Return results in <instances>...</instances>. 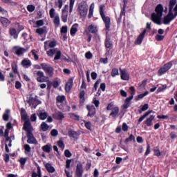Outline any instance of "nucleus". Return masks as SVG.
Instances as JSON below:
<instances>
[{
    "label": "nucleus",
    "mask_w": 177,
    "mask_h": 177,
    "mask_svg": "<svg viewBox=\"0 0 177 177\" xmlns=\"http://www.w3.org/2000/svg\"><path fill=\"white\" fill-rule=\"evenodd\" d=\"M20 114L21 120L24 121L23 129L26 132V136L28 138L27 143H29L30 145L37 144V139H35L34 134H32V126L31 125V122H30V119L28 118V115H27V112L24 108L20 109Z\"/></svg>",
    "instance_id": "1"
},
{
    "label": "nucleus",
    "mask_w": 177,
    "mask_h": 177,
    "mask_svg": "<svg viewBox=\"0 0 177 177\" xmlns=\"http://www.w3.org/2000/svg\"><path fill=\"white\" fill-rule=\"evenodd\" d=\"M164 10V7L161 4L157 5L155 9L156 13L151 14V20L153 23L156 24H161V17H162V12Z\"/></svg>",
    "instance_id": "2"
},
{
    "label": "nucleus",
    "mask_w": 177,
    "mask_h": 177,
    "mask_svg": "<svg viewBox=\"0 0 177 177\" xmlns=\"http://www.w3.org/2000/svg\"><path fill=\"white\" fill-rule=\"evenodd\" d=\"M104 4H101L99 7V12L101 16V19H102V21L105 24V31H110V26H111V20L110 19V17H106V15L104 14Z\"/></svg>",
    "instance_id": "3"
},
{
    "label": "nucleus",
    "mask_w": 177,
    "mask_h": 177,
    "mask_svg": "<svg viewBox=\"0 0 177 177\" xmlns=\"http://www.w3.org/2000/svg\"><path fill=\"white\" fill-rule=\"evenodd\" d=\"M41 67L42 70H44V73H46V75H47V77H49V78L53 77V75L55 74V68H53V66H52L49 64L41 63Z\"/></svg>",
    "instance_id": "4"
},
{
    "label": "nucleus",
    "mask_w": 177,
    "mask_h": 177,
    "mask_svg": "<svg viewBox=\"0 0 177 177\" xmlns=\"http://www.w3.org/2000/svg\"><path fill=\"white\" fill-rule=\"evenodd\" d=\"M77 12L82 17H86V15H88V3H86V1H83L79 3Z\"/></svg>",
    "instance_id": "5"
},
{
    "label": "nucleus",
    "mask_w": 177,
    "mask_h": 177,
    "mask_svg": "<svg viewBox=\"0 0 177 177\" xmlns=\"http://www.w3.org/2000/svg\"><path fill=\"white\" fill-rule=\"evenodd\" d=\"M129 91H131L130 92L131 96L125 99L124 104L122 105V107L124 110H127V109H128L129 106H131V100L133 99V96L135 95V93L136 92V90L135 89V86H131L129 87Z\"/></svg>",
    "instance_id": "6"
},
{
    "label": "nucleus",
    "mask_w": 177,
    "mask_h": 177,
    "mask_svg": "<svg viewBox=\"0 0 177 177\" xmlns=\"http://www.w3.org/2000/svg\"><path fill=\"white\" fill-rule=\"evenodd\" d=\"M12 52L18 57H21L26 52H28V48H25L19 46H15L12 48Z\"/></svg>",
    "instance_id": "7"
},
{
    "label": "nucleus",
    "mask_w": 177,
    "mask_h": 177,
    "mask_svg": "<svg viewBox=\"0 0 177 177\" xmlns=\"http://www.w3.org/2000/svg\"><path fill=\"white\" fill-rule=\"evenodd\" d=\"M171 67H172V62H168L165 64L164 66L158 70V75H159V77H161V75L165 74L167 71H169Z\"/></svg>",
    "instance_id": "8"
},
{
    "label": "nucleus",
    "mask_w": 177,
    "mask_h": 177,
    "mask_svg": "<svg viewBox=\"0 0 177 177\" xmlns=\"http://www.w3.org/2000/svg\"><path fill=\"white\" fill-rule=\"evenodd\" d=\"M104 45H105V48L106 49V53H105L106 56H109L110 55V49H111L113 48V42L111 41V39L108 37L106 36V39L104 41Z\"/></svg>",
    "instance_id": "9"
},
{
    "label": "nucleus",
    "mask_w": 177,
    "mask_h": 177,
    "mask_svg": "<svg viewBox=\"0 0 177 177\" xmlns=\"http://www.w3.org/2000/svg\"><path fill=\"white\" fill-rule=\"evenodd\" d=\"M120 73V78L123 81H129V73L127 71L126 68H119Z\"/></svg>",
    "instance_id": "10"
},
{
    "label": "nucleus",
    "mask_w": 177,
    "mask_h": 177,
    "mask_svg": "<svg viewBox=\"0 0 177 177\" xmlns=\"http://www.w3.org/2000/svg\"><path fill=\"white\" fill-rule=\"evenodd\" d=\"M86 110H88L87 117L93 118L96 115V108L93 105H86Z\"/></svg>",
    "instance_id": "11"
},
{
    "label": "nucleus",
    "mask_w": 177,
    "mask_h": 177,
    "mask_svg": "<svg viewBox=\"0 0 177 177\" xmlns=\"http://www.w3.org/2000/svg\"><path fill=\"white\" fill-rule=\"evenodd\" d=\"M36 75L37 76L36 79L37 82H46V76H45L41 71H37Z\"/></svg>",
    "instance_id": "12"
},
{
    "label": "nucleus",
    "mask_w": 177,
    "mask_h": 177,
    "mask_svg": "<svg viewBox=\"0 0 177 177\" xmlns=\"http://www.w3.org/2000/svg\"><path fill=\"white\" fill-rule=\"evenodd\" d=\"M75 175L77 177H82V175H84V167L82 164L80 163L77 165Z\"/></svg>",
    "instance_id": "13"
},
{
    "label": "nucleus",
    "mask_w": 177,
    "mask_h": 177,
    "mask_svg": "<svg viewBox=\"0 0 177 177\" xmlns=\"http://www.w3.org/2000/svg\"><path fill=\"white\" fill-rule=\"evenodd\" d=\"M156 118V115H151L149 118H147L143 123L147 125V127H152L153 126V121Z\"/></svg>",
    "instance_id": "14"
},
{
    "label": "nucleus",
    "mask_w": 177,
    "mask_h": 177,
    "mask_svg": "<svg viewBox=\"0 0 177 177\" xmlns=\"http://www.w3.org/2000/svg\"><path fill=\"white\" fill-rule=\"evenodd\" d=\"M146 29H145L142 33H140L139 35V36L138 37L136 41V44L137 45H141L142 42H143V39H145V35H146Z\"/></svg>",
    "instance_id": "15"
},
{
    "label": "nucleus",
    "mask_w": 177,
    "mask_h": 177,
    "mask_svg": "<svg viewBox=\"0 0 177 177\" xmlns=\"http://www.w3.org/2000/svg\"><path fill=\"white\" fill-rule=\"evenodd\" d=\"M19 32L15 28H9V35L10 37H12L14 39H17L19 38Z\"/></svg>",
    "instance_id": "16"
},
{
    "label": "nucleus",
    "mask_w": 177,
    "mask_h": 177,
    "mask_svg": "<svg viewBox=\"0 0 177 177\" xmlns=\"http://www.w3.org/2000/svg\"><path fill=\"white\" fill-rule=\"evenodd\" d=\"M73 78L68 79V82L65 84L66 92H70L73 89Z\"/></svg>",
    "instance_id": "17"
},
{
    "label": "nucleus",
    "mask_w": 177,
    "mask_h": 177,
    "mask_svg": "<svg viewBox=\"0 0 177 177\" xmlns=\"http://www.w3.org/2000/svg\"><path fill=\"white\" fill-rule=\"evenodd\" d=\"M80 105L84 106L85 104V91L82 90L79 93Z\"/></svg>",
    "instance_id": "18"
},
{
    "label": "nucleus",
    "mask_w": 177,
    "mask_h": 177,
    "mask_svg": "<svg viewBox=\"0 0 177 177\" xmlns=\"http://www.w3.org/2000/svg\"><path fill=\"white\" fill-rule=\"evenodd\" d=\"M87 30L88 31V34H97V31H99V30L97 29V26L93 24L88 26Z\"/></svg>",
    "instance_id": "19"
},
{
    "label": "nucleus",
    "mask_w": 177,
    "mask_h": 177,
    "mask_svg": "<svg viewBox=\"0 0 177 177\" xmlns=\"http://www.w3.org/2000/svg\"><path fill=\"white\" fill-rule=\"evenodd\" d=\"M21 64L25 68H29V67H31V65H32L31 60H30L28 58H24L21 61Z\"/></svg>",
    "instance_id": "20"
},
{
    "label": "nucleus",
    "mask_w": 177,
    "mask_h": 177,
    "mask_svg": "<svg viewBox=\"0 0 177 177\" xmlns=\"http://www.w3.org/2000/svg\"><path fill=\"white\" fill-rule=\"evenodd\" d=\"M53 118L54 120H57L58 121H62L64 118V114L60 111L56 112L53 114Z\"/></svg>",
    "instance_id": "21"
},
{
    "label": "nucleus",
    "mask_w": 177,
    "mask_h": 177,
    "mask_svg": "<svg viewBox=\"0 0 177 177\" xmlns=\"http://www.w3.org/2000/svg\"><path fill=\"white\" fill-rule=\"evenodd\" d=\"M44 167L47 171V172H48V174H53V172H56V169H55L52 165L49 162L46 163L44 165Z\"/></svg>",
    "instance_id": "22"
},
{
    "label": "nucleus",
    "mask_w": 177,
    "mask_h": 177,
    "mask_svg": "<svg viewBox=\"0 0 177 177\" xmlns=\"http://www.w3.org/2000/svg\"><path fill=\"white\" fill-rule=\"evenodd\" d=\"M0 21H1L3 27H8L11 23V21H9V19L8 18H6L3 17H1Z\"/></svg>",
    "instance_id": "23"
},
{
    "label": "nucleus",
    "mask_w": 177,
    "mask_h": 177,
    "mask_svg": "<svg viewBox=\"0 0 177 177\" xmlns=\"http://www.w3.org/2000/svg\"><path fill=\"white\" fill-rule=\"evenodd\" d=\"M77 31H78V24H74L70 30V34L72 37H74L75 34H77Z\"/></svg>",
    "instance_id": "24"
},
{
    "label": "nucleus",
    "mask_w": 177,
    "mask_h": 177,
    "mask_svg": "<svg viewBox=\"0 0 177 177\" xmlns=\"http://www.w3.org/2000/svg\"><path fill=\"white\" fill-rule=\"evenodd\" d=\"M68 135L69 138H73V139H77V138L80 136V133H78V132L73 130H69L68 131Z\"/></svg>",
    "instance_id": "25"
},
{
    "label": "nucleus",
    "mask_w": 177,
    "mask_h": 177,
    "mask_svg": "<svg viewBox=\"0 0 177 177\" xmlns=\"http://www.w3.org/2000/svg\"><path fill=\"white\" fill-rule=\"evenodd\" d=\"M8 81L7 84H10L11 82H15V75L13 74V72H10L9 73V75L7 76Z\"/></svg>",
    "instance_id": "26"
},
{
    "label": "nucleus",
    "mask_w": 177,
    "mask_h": 177,
    "mask_svg": "<svg viewBox=\"0 0 177 177\" xmlns=\"http://www.w3.org/2000/svg\"><path fill=\"white\" fill-rule=\"evenodd\" d=\"M12 70L14 74H17L19 77H20V73H19V70L17 69V64L16 62H12L11 64Z\"/></svg>",
    "instance_id": "27"
},
{
    "label": "nucleus",
    "mask_w": 177,
    "mask_h": 177,
    "mask_svg": "<svg viewBox=\"0 0 177 177\" xmlns=\"http://www.w3.org/2000/svg\"><path fill=\"white\" fill-rule=\"evenodd\" d=\"M118 113H120V109L118 106H115L112 109L110 116L115 118L116 115H118Z\"/></svg>",
    "instance_id": "28"
},
{
    "label": "nucleus",
    "mask_w": 177,
    "mask_h": 177,
    "mask_svg": "<svg viewBox=\"0 0 177 177\" xmlns=\"http://www.w3.org/2000/svg\"><path fill=\"white\" fill-rule=\"evenodd\" d=\"M61 18L63 23H67V19L68 18V12H65L64 10H63V12H62Z\"/></svg>",
    "instance_id": "29"
},
{
    "label": "nucleus",
    "mask_w": 177,
    "mask_h": 177,
    "mask_svg": "<svg viewBox=\"0 0 177 177\" xmlns=\"http://www.w3.org/2000/svg\"><path fill=\"white\" fill-rule=\"evenodd\" d=\"M43 151L45 153H49L52 150V145L50 144H47L41 147Z\"/></svg>",
    "instance_id": "30"
},
{
    "label": "nucleus",
    "mask_w": 177,
    "mask_h": 177,
    "mask_svg": "<svg viewBox=\"0 0 177 177\" xmlns=\"http://www.w3.org/2000/svg\"><path fill=\"white\" fill-rule=\"evenodd\" d=\"M37 34L39 35H42V34H46V27L44 26L43 28H39L36 29Z\"/></svg>",
    "instance_id": "31"
},
{
    "label": "nucleus",
    "mask_w": 177,
    "mask_h": 177,
    "mask_svg": "<svg viewBox=\"0 0 177 177\" xmlns=\"http://www.w3.org/2000/svg\"><path fill=\"white\" fill-rule=\"evenodd\" d=\"M10 113V110L6 109L3 115V121H9V114Z\"/></svg>",
    "instance_id": "32"
},
{
    "label": "nucleus",
    "mask_w": 177,
    "mask_h": 177,
    "mask_svg": "<svg viewBox=\"0 0 177 177\" xmlns=\"http://www.w3.org/2000/svg\"><path fill=\"white\" fill-rule=\"evenodd\" d=\"M53 23L56 28H57V27H59V26H60V17H59V15H56L54 17Z\"/></svg>",
    "instance_id": "33"
},
{
    "label": "nucleus",
    "mask_w": 177,
    "mask_h": 177,
    "mask_svg": "<svg viewBox=\"0 0 177 177\" xmlns=\"http://www.w3.org/2000/svg\"><path fill=\"white\" fill-rule=\"evenodd\" d=\"M57 106L58 107V109H59V110H62V111H67V110H66L65 107H68V111H70V106L65 105L63 106L62 104V103H57Z\"/></svg>",
    "instance_id": "34"
},
{
    "label": "nucleus",
    "mask_w": 177,
    "mask_h": 177,
    "mask_svg": "<svg viewBox=\"0 0 177 177\" xmlns=\"http://www.w3.org/2000/svg\"><path fill=\"white\" fill-rule=\"evenodd\" d=\"M171 20H174L172 17H169V15H166L163 18V23L165 24H169Z\"/></svg>",
    "instance_id": "35"
},
{
    "label": "nucleus",
    "mask_w": 177,
    "mask_h": 177,
    "mask_svg": "<svg viewBox=\"0 0 177 177\" xmlns=\"http://www.w3.org/2000/svg\"><path fill=\"white\" fill-rule=\"evenodd\" d=\"M136 142L135 140V136L133 134H131L129 138H126L124 140L125 145H127L129 142Z\"/></svg>",
    "instance_id": "36"
},
{
    "label": "nucleus",
    "mask_w": 177,
    "mask_h": 177,
    "mask_svg": "<svg viewBox=\"0 0 177 177\" xmlns=\"http://www.w3.org/2000/svg\"><path fill=\"white\" fill-rule=\"evenodd\" d=\"M41 129L44 132H46V131H48L49 129V125H48V124H46V122H42L41 124Z\"/></svg>",
    "instance_id": "37"
},
{
    "label": "nucleus",
    "mask_w": 177,
    "mask_h": 177,
    "mask_svg": "<svg viewBox=\"0 0 177 177\" xmlns=\"http://www.w3.org/2000/svg\"><path fill=\"white\" fill-rule=\"evenodd\" d=\"M56 100H57V103H63V102H64V100H66V96L64 95H58L56 97Z\"/></svg>",
    "instance_id": "38"
},
{
    "label": "nucleus",
    "mask_w": 177,
    "mask_h": 177,
    "mask_svg": "<svg viewBox=\"0 0 177 177\" xmlns=\"http://www.w3.org/2000/svg\"><path fill=\"white\" fill-rule=\"evenodd\" d=\"M39 120L44 121V120H46L48 118V113L46 112H41L39 115Z\"/></svg>",
    "instance_id": "39"
},
{
    "label": "nucleus",
    "mask_w": 177,
    "mask_h": 177,
    "mask_svg": "<svg viewBox=\"0 0 177 177\" xmlns=\"http://www.w3.org/2000/svg\"><path fill=\"white\" fill-rule=\"evenodd\" d=\"M74 3H75V0H69V13H73Z\"/></svg>",
    "instance_id": "40"
},
{
    "label": "nucleus",
    "mask_w": 177,
    "mask_h": 177,
    "mask_svg": "<svg viewBox=\"0 0 177 177\" xmlns=\"http://www.w3.org/2000/svg\"><path fill=\"white\" fill-rule=\"evenodd\" d=\"M116 75H120V72L118 71V68H113L111 71V77H116Z\"/></svg>",
    "instance_id": "41"
},
{
    "label": "nucleus",
    "mask_w": 177,
    "mask_h": 177,
    "mask_svg": "<svg viewBox=\"0 0 177 177\" xmlns=\"http://www.w3.org/2000/svg\"><path fill=\"white\" fill-rule=\"evenodd\" d=\"M92 6H93V3L91 5L89 8L88 15V19H92L93 16V7Z\"/></svg>",
    "instance_id": "42"
},
{
    "label": "nucleus",
    "mask_w": 177,
    "mask_h": 177,
    "mask_svg": "<svg viewBox=\"0 0 177 177\" xmlns=\"http://www.w3.org/2000/svg\"><path fill=\"white\" fill-rule=\"evenodd\" d=\"M83 122H84V127L86 128V129L91 131L92 123H91V122H86V120H83Z\"/></svg>",
    "instance_id": "43"
},
{
    "label": "nucleus",
    "mask_w": 177,
    "mask_h": 177,
    "mask_svg": "<svg viewBox=\"0 0 177 177\" xmlns=\"http://www.w3.org/2000/svg\"><path fill=\"white\" fill-rule=\"evenodd\" d=\"M70 118L72 120H75V121H80V115L75 114V113H70Z\"/></svg>",
    "instance_id": "44"
},
{
    "label": "nucleus",
    "mask_w": 177,
    "mask_h": 177,
    "mask_svg": "<svg viewBox=\"0 0 177 177\" xmlns=\"http://www.w3.org/2000/svg\"><path fill=\"white\" fill-rule=\"evenodd\" d=\"M49 15L50 19H54L55 17H56V12L55 8H51L49 11Z\"/></svg>",
    "instance_id": "45"
},
{
    "label": "nucleus",
    "mask_w": 177,
    "mask_h": 177,
    "mask_svg": "<svg viewBox=\"0 0 177 177\" xmlns=\"http://www.w3.org/2000/svg\"><path fill=\"white\" fill-rule=\"evenodd\" d=\"M35 167H37V177H42V171H41V167H39L38 163H35Z\"/></svg>",
    "instance_id": "46"
},
{
    "label": "nucleus",
    "mask_w": 177,
    "mask_h": 177,
    "mask_svg": "<svg viewBox=\"0 0 177 177\" xmlns=\"http://www.w3.org/2000/svg\"><path fill=\"white\" fill-rule=\"evenodd\" d=\"M175 5H176V0H170L169 3V9H174Z\"/></svg>",
    "instance_id": "47"
},
{
    "label": "nucleus",
    "mask_w": 177,
    "mask_h": 177,
    "mask_svg": "<svg viewBox=\"0 0 177 177\" xmlns=\"http://www.w3.org/2000/svg\"><path fill=\"white\" fill-rule=\"evenodd\" d=\"M167 89V86L165 84L162 85L161 86L158 87L157 89V93H160L161 92H164V91Z\"/></svg>",
    "instance_id": "48"
},
{
    "label": "nucleus",
    "mask_w": 177,
    "mask_h": 177,
    "mask_svg": "<svg viewBox=\"0 0 177 177\" xmlns=\"http://www.w3.org/2000/svg\"><path fill=\"white\" fill-rule=\"evenodd\" d=\"M62 57V51L58 50L55 52V56L54 57V60H59Z\"/></svg>",
    "instance_id": "49"
},
{
    "label": "nucleus",
    "mask_w": 177,
    "mask_h": 177,
    "mask_svg": "<svg viewBox=\"0 0 177 177\" xmlns=\"http://www.w3.org/2000/svg\"><path fill=\"white\" fill-rule=\"evenodd\" d=\"M31 53H32V56H34L35 60H39V56H38V55H37V50H35V49L32 50Z\"/></svg>",
    "instance_id": "50"
},
{
    "label": "nucleus",
    "mask_w": 177,
    "mask_h": 177,
    "mask_svg": "<svg viewBox=\"0 0 177 177\" xmlns=\"http://www.w3.org/2000/svg\"><path fill=\"white\" fill-rule=\"evenodd\" d=\"M19 162H20L21 167H24V165H26V163L27 162L26 158H21L19 160Z\"/></svg>",
    "instance_id": "51"
},
{
    "label": "nucleus",
    "mask_w": 177,
    "mask_h": 177,
    "mask_svg": "<svg viewBox=\"0 0 177 177\" xmlns=\"http://www.w3.org/2000/svg\"><path fill=\"white\" fill-rule=\"evenodd\" d=\"M147 95H149V91H145L144 93L142 94H139L138 95V99L137 100H139V99H143V97H145V96H147Z\"/></svg>",
    "instance_id": "52"
},
{
    "label": "nucleus",
    "mask_w": 177,
    "mask_h": 177,
    "mask_svg": "<svg viewBox=\"0 0 177 177\" xmlns=\"http://www.w3.org/2000/svg\"><path fill=\"white\" fill-rule=\"evenodd\" d=\"M164 38H165L164 35H156L155 36V39L158 41H164Z\"/></svg>",
    "instance_id": "53"
},
{
    "label": "nucleus",
    "mask_w": 177,
    "mask_h": 177,
    "mask_svg": "<svg viewBox=\"0 0 177 177\" xmlns=\"http://www.w3.org/2000/svg\"><path fill=\"white\" fill-rule=\"evenodd\" d=\"M149 109V104H145L142 108H141V111H139L140 114L142 113V111H146V110Z\"/></svg>",
    "instance_id": "54"
},
{
    "label": "nucleus",
    "mask_w": 177,
    "mask_h": 177,
    "mask_svg": "<svg viewBox=\"0 0 177 177\" xmlns=\"http://www.w3.org/2000/svg\"><path fill=\"white\" fill-rule=\"evenodd\" d=\"M64 156H65V157H66L67 158H70V157H71V156H73V153H71V152L70 151V150L66 149V150L64 151Z\"/></svg>",
    "instance_id": "55"
},
{
    "label": "nucleus",
    "mask_w": 177,
    "mask_h": 177,
    "mask_svg": "<svg viewBox=\"0 0 177 177\" xmlns=\"http://www.w3.org/2000/svg\"><path fill=\"white\" fill-rule=\"evenodd\" d=\"M34 102H35V98L31 96L29 97L28 100H27V103H28L29 106H31V104H33Z\"/></svg>",
    "instance_id": "56"
},
{
    "label": "nucleus",
    "mask_w": 177,
    "mask_h": 177,
    "mask_svg": "<svg viewBox=\"0 0 177 177\" xmlns=\"http://www.w3.org/2000/svg\"><path fill=\"white\" fill-rule=\"evenodd\" d=\"M27 10H28V12H34V10H35V6L28 5L27 6Z\"/></svg>",
    "instance_id": "57"
},
{
    "label": "nucleus",
    "mask_w": 177,
    "mask_h": 177,
    "mask_svg": "<svg viewBox=\"0 0 177 177\" xmlns=\"http://www.w3.org/2000/svg\"><path fill=\"white\" fill-rule=\"evenodd\" d=\"M57 145L58 147L62 149V150L64 149V142H63V140H59V141H57Z\"/></svg>",
    "instance_id": "58"
},
{
    "label": "nucleus",
    "mask_w": 177,
    "mask_h": 177,
    "mask_svg": "<svg viewBox=\"0 0 177 177\" xmlns=\"http://www.w3.org/2000/svg\"><path fill=\"white\" fill-rule=\"evenodd\" d=\"M91 167H92V162L91 160H88L86 164V171L90 170Z\"/></svg>",
    "instance_id": "59"
},
{
    "label": "nucleus",
    "mask_w": 177,
    "mask_h": 177,
    "mask_svg": "<svg viewBox=\"0 0 177 177\" xmlns=\"http://www.w3.org/2000/svg\"><path fill=\"white\" fill-rule=\"evenodd\" d=\"M3 160H4L5 162H9V160L10 159L9 154L4 153L3 155Z\"/></svg>",
    "instance_id": "60"
},
{
    "label": "nucleus",
    "mask_w": 177,
    "mask_h": 177,
    "mask_svg": "<svg viewBox=\"0 0 177 177\" xmlns=\"http://www.w3.org/2000/svg\"><path fill=\"white\" fill-rule=\"evenodd\" d=\"M150 153H151L150 144L147 143V149H146V151L145 153V156H149V154H150Z\"/></svg>",
    "instance_id": "61"
},
{
    "label": "nucleus",
    "mask_w": 177,
    "mask_h": 177,
    "mask_svg": "<svg viewBox=\"0 0 177 177\" xmlns=\"http://www.w3.org/2000/svg\"><path fill=\"white\" fill-rule=\"evenodd\" d=\"M56 53L55 49H50V50L47 51L48 56H53Z\"/></svg>",
    "instance_id": "62"
},
{
    "label": "nucleus",
    "mask_w": 177,
    "mask_h": 177,
    "mask_svg": "<svg viewBox=\"0 0 177 177\" xmlns=\"http://www.w3.org/2000/svg\"><path fill=\"white\" fill-rule=\"evenodd\" d=\"M93 103L95 104V107H99V105L100 104V102L96 100V97L93 99Z\"/></svg>",
    "instance_id": "63"
},
{
    "label": "nucleus",
    "mask_w": 177,
    "mask_h": 177,
    "mask_svg": "<svg viewBox=\"0 0 177 177\" xmlns=\"http://www.w3.org/2000/svg\"><path fill=\"white\" fill-rule=\"evenodd\" d=\"M56 46V40H53L49 42L48 48H55Z\"/></svg>",
    "instance_id": "64"
}]
</instances>
